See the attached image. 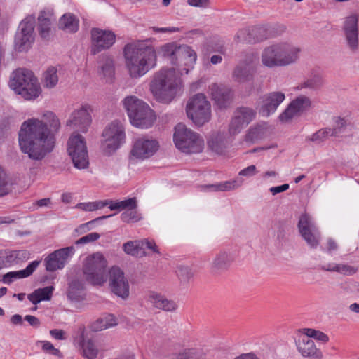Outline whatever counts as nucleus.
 Listing matches in <instances>:
<instances>
[{
    "mask_svg": "<svg viewBox=\"0 0 359 359\" xmlns=\"http://www.w3.org/2000/svg\"><path fill=\"white\" fill-rule=\"evenodd\" d=\"M123 249L126 254L133 256L145 255L144 252H142L140 241H128L123 244Z\"/></svg>",
    "mask_w": 359,
    "mask_h": 359,
    "instance_id": "42",
    "label": "nucleus"
},
{
    "mask_svg": "<svg viewBox=\"0 0 359 359\" xmlns=\"http://www.w3.org/2000/svg\"><path fill=\"white\" fill-rule=\"evenodd\" d=\"M334 126L332 130V131H336V136H338L343 132L346 127V121L344 118L337 116L334 118Z\"/></svg>",
    "mask_w": 359,
    "mask_h": 359,
    "instance_id": "53",
    "label": "nucleus"
},
{
    "mask_svg": "<svg viewBox=\"0 0 359 359\" xmlns=\"http://www.w3.org/2000/svg\"><path fill=\"white\" fill-rule=\"evenodd\" d=\"M54 287L53 286H47L43 288L36 289V291L39 295L41 301H49L53 296Z\"/></svg>",
    "mask_w": 359,
    "mask_h": 359,
    "instance_id": "48",
    "label": "nucleus"
},
{
    "mask_svg": "<svg viewBox=\"0 0 359 359\" xmlns=\"http://www.w3.org/2000/svg\"><path fill=\"white\" fill-rule=\"evenodd\" d=\"M126 66L132 78H140L156 65L157 55L152 46L130 43L123 48Z\"/></svg>",
    "mask_w": 359,
    "mask_h": 359,
    "instance_id": "2",
    "label": "nucleus"
},
{
    "mask_svg": "<svg viewBox=\"0 0 359 359\" xmlns=\"http://www.w3.org/2000/svg\"><path fill=\"white\" fill-rule=\"evenodd\" d=\"M9 86L15 93L22 95L25 100L35 99L41 93L37 78L32 71L26 69L13 72Z\"/></svg>",
    "mask_w": 359,
    "mask_h": 359,
    "instance_id": "6",
    "label": "nucleus"
},
{
    "mask_svg": "<svg viewBox=\"0 0 359 359\" xmlns=\"http://www.w3.org/2000/svg\"><path fill=\"white\" fill-rule=\"evenodd\" d=\"M102 136L106 143V152L108 154L116 151L126 140L125 130L123 125L117 121H112L103 131Z\"/></svg>",
    "mask_w": 359,
    "mask_h": 359,
    "instance_id": "13",
    "label": "nucleus"
},
{
    "mask_svg": "<svg viewBox=\"0 0 359 359\" xmlns=\"http://www.w3.org/2000/svg\"><path fill=\"white\" fill-rule=\"evenodd\" d=\"M257 173V168L254 165H251L250 166H248L247 168L241 170L238 175L241 177H250Z\"/></svg>",
    "mask_w": 359,
    "mask_h": 359,
    "instance_id": "56",
    "label": "nucleus"
},
{
    "mask_svg": "<svg viewBox=\"0 0 359 359\" xmlns=\"http://www.w3.org/2000/svg\"><path fill=\"white\" fill-rule=\"evenodd\" d=\"M300 51L299 48L288 43L273 44L262 51V62L269 68L288 66L298 60Z\"/></svg>",
    "mask_w": 359,
    "mask_h": 359,
    "instance_id": "4",
    "label": "nucleus"
},
{
    "mask_svg": "<svg viewBox=\"0 0 359 359\" xmlns=\"http://www.w3.org/2000/svg\"><path fill=\"white\" fill-rule=\"evenodd\" d=\"M123 102L133 126L149 128L154 124L156 116L147 103L133 95L126 97Z\"/></svg>",
    "mask_w": 359,
    "mask_h": 359,
    "instance_id": "5",
    "label": "nucleus"
},
{
    "mask_svg": "<svg viewBox=\"0 0 359 359\" xmlns=\"http://www.w3.org/2000/svg\"><path fill=\"white\" fill-rule=\"evenodd\" d=\"M290 186L288 184H283L280 186L272 187L269 189V191L272 194V195L275 196L279 193L287 191L289 189Z\"/></svg>",
    "mask_w": 359,
    "mask_h": 359,
    "instance_id": "59",
    "label": "nucleus"
},
{
    "mask_svg": "<svg viewBox=\"0 0 359 359\" xmlns=\"http://www.w3.org/2000/svg\"><path fill=\"white\" fill-rule=\"evenodd\" d=\"M149 301L154 307L165 311H173L177 306L175 302L169 300L163 295L154 292H151Z\"/></svg>",
    "mask_w": 359,
    "mask_h": 359,
    "instance_id": "30",
    "label": "nucleus"
},
{
    "mask_svg": "<svg viewBox=\"0 0 359 359\" xmlns=\"http://www.w3.org/2000/svg\"><path fill=\"white\" fill-rule=\"evenodd\" d=\"M210 103L206 97L202 93H198L189 100L186 110L188 117L195 124L202 126L210 118Z\"/></svg>",
    "mask_w": 359,
    "mask_h": 359,
    "instance_id": "10",
    "label": "nucleus"
},
{
    "mask_svg": "<svg viewBox=\"0 0 359 359\" xmlns=\"http://www.w3.org/2000/svg\"><path fill=\"white\" fill-rule=\"evenodd\" d=\"M116 34L108 29L93 27L90 30V53L95 55L102 50L109 49L116 42Z\"/></svg>",
    "mask_w": 359,
    "mask_h": 359,
    "instance_id": "14",
    "label": "nucleus"
},
{
    "mask_svg": "<svg viewBox=\"0 0 359 359\" xmlns=\"http://www.w3.org/2000/svg\"><path fill=\"white\" fill-rule=\"evenodd\" d=\"M67 152L74 166L79 170L87 168L89 165L86 143L84 137L77 134L71 136L67 142Z\"/></svg>",
    "mask_w": 359,
    "mask_h": 359,
    "instance_id": "12",
    "label": "nucleus"
},
{
    "mask_svg": "<svg viewBox=\"0 0 359 359\" xmlns=\"http://www.w3.org/2000/svg\"><path fill=\"white\" fill-rule=\"evenodd\" d=\"M297 226L303 239L311 248L314 247V234L311 229V219L306 213L302 214L300 216Z\"/></svg>",
    "mask_w": 359,
    "mask_h": 359,
    "instance_id": "28",
    "label": "nucleus"
},
{
    "mask_svg": "<svg viewBox=\"0 0 359 359\" xmlns=\"http://www.w3.org/2000/svg\"><path fill=\"white\" fill-rule=\"evenodd\" d=\"M154 30L156 32H161V33L170 32V33H173V32H179L180 29L178 27H154Z\"/></svg>",
    "mask_w": 359,
    "mask_h": 359,
    "instance_id": "63",
    "label": "nucleus"
},
{
    "mask_svg": "<svg viewBox=\"0 0 359 359\" xmlns=\"http://www.w3.org/2000/svg\"><path fill=\"white\" fill-rule=\"evenodd\" d=\"M90 107L83 106L80 109L74 111L70 118L67 121V126L78 131L85 133L91 123V116L89 113Z\"/></svg>",
    "mask_w": 359,
    "mask_h": 359,
    "instance_id": "22",
    "label": "nucleus"
},
{
    "mask_svg": "<svg viewBox=\"0 0 359 359\" xmlns=\"http://www.w3.org/2000/svg\"><path fill=\"white\" fill-rule=\"evenodd\" d=\"M46 121L36 118L24 121L19 132V145L22 153L34 161H41L52 152L55 145V134L60 127L53 112L44 114Z\"/></svg>",
    "mask_w": 359,
    "mask_h": 359,
    "instance_id": "1",
    "label": "nucleus"
},
{
    "mask_svg": "<svg viewBox=\"0 0 359 359\" xmlns=\"http://www.w3.org/2000/svg\"><path fill=\"white\" fill-rule=\"evenodd\" d=\"M177 275L182 282H187L193 277L194 273L188 266L180 265L177 268Z\"/></svg>",
    "mask_w": 359,
    "mask_h": 359,
    "instance_id": "46",
    "label": "nucleus"
},
{
    "mask_svg": "<svg viewBox=\"0 0 359 359\" xmlns=\"http://www.w3.org/2000/svg\"><path fill=\"white\" fill-rule=\"evenodd\" d=\"M24 319L25 320L27 321L29 324L34 328H38L40 327V320L34 316L26 315Z\"/></svg>",
    "mask_w": 359,
    "mask_h": 359,
    "instance_id": "58",
    "label": "nucleus"
},
{
    "mask_svg": "<svg viewBox=\"0 0 359 359\" xmlns=\"http://www.w3.org/2000/svg\"><path fill=\"white\" fill-rule=\"evenodd\" d=\"M120 210H128L130 208H137V201L136 198H129L121 201H118Z\"/></svg>",
    "mask_w": 359,
    "mask_h": 359,
    "instance_id": "51",
    "label": "nucleus"
},
{
    "mask_svg": "<svg viewBox=\"0 0 359 359\" xmlns=\"http://www.w3.org/2000/svg\"><path fill=\"white\" fill-rule=\"evenodd\" d=\"M27 298L34 305H36L41 302V299L39 298V295L36 292V290L32 293L28 294Z\"/></svg>",
    "mask_w": 359,
    "mask_h": 359,
    "instance_id": "64",
    "label": "nucleus"
},
{
    "mask_svg": "<svg viewBox=\"0 0 359 359\" xmlns=\"http://www.w3.org/2000/svg\"><path fill=\"white\" fill-rule=\"evenodd\" d=\"M107 265V260L100 252L87 257L83 266L86 280L93 285H102L106 281Z\"/></svg>",
    "mask_w": 359,
    "mask_h": 359,
    "instance_id": "9",
    "label": "nucleus"
},
{
    "mask_svg": "<svg viewBox=\"0 0 359 359\" xmlns=\"http://www.w3.org/2000/svg\"><path fill=\"white\" fill-rule=\"evenodd\" d=\"M266 128L264 125L257 124L250 127L245 137V140L248 142H256L265 137Z\"/></svg>",
    "mask_w": 359,
    "mask_h": 359,
    "instance_id": "38",
    "label": "nucleus"
},
{
    "mask_svg": "<svg viewBox=\"0 0 359 359\" xmlns=\"http://www.w3.org/2000/svg\"><path fill=\"white\" fill-rule=\"evenodd\" d=\"M109 273V286L113 293L126 299L129 296V284L123 271L118 266H113Z\"/></svg>",
    "mask_w": 359,
    "mask_h": 359,
    "instance_id": "17",
    "label": "nucleus"
},
{
    "mask_svg": "<svg viewBox=\"0 0 359 359\" xmlns=\"http://www.w3.org/2000/svg\"><path fill=\"white\" fill-rule=\"evenodd\" d=\"M41 343L43 344L42 350L44 352L50 353L53 355L57 356L59 358L62 357V354L60 352V351L59 349L55 348L54 346L50 341H41Z\"/></svg>",
    "mask_w": 359,
    "mask_h": 359,
    "instance_id": "49",
    "label": "nucleus"
},
{
    "mask_svg": "<svg viewBox=\"0 0 359 359\" xmlns=\"http://www.w3.org/2000/svg\"><path fill=\"white\" fill-rule=\"evenodd\" d=\"M111 216H112V215H106V216H101V217H99L95 219H93L91 221H89L85 224H81L79 226V229L82 231H88L91 229V226L97 221H99V220H102V219H107V218H109Z\"/></svg>",
    "mask_w": 359,
    "mask_h": 359,
    "instance_id": "55",
    "label": "nucleus"
},
{
    "mask_svg": "<svg viewBox=\"0 0 359 359\" xmlns=\"http://www.w3.org/2000/svg\"><path fill=\"white\" fill-rule=\"evenodd\" d=\"M100 74L106 79L107 81H111L115 74L114 62L111 56L103 54L100 60Z\"/></svg>",
    "mask_w": 359,
    "mask_h": 359,
    "instance_id": "31",
    "label": "nucleus"
},
{
    "mask_svg": "<svg viewBox=\"0 0 359 359\" xmlns=\"http://www.w3.org/2000/svg\"><path fill=\"white\" fill-rule=\"evenodd\" d=\"M65 334L62 330L53 329L50 330L51 337L57 340H64L65 339Z\"/></svg>",
    "mask_w": 359,
    "mask_h": 359,
    "instance_id": "60",
    "label": "nucleus"
},
{
    "mask_svg": "<svg viewBox=\"0 0 359 359\" xmlns=\"http://www.w3.org/2000/svg\"><path fill=\"white\" fill-rule=\"evenodd\" d=\"M285 98V94L279 91L264 95L261 98V105L259 109V114L265 117L273 114Z\"/></svg>",
    "mask_w": 359,
    "mask_h": 359,
    "instance_id": "19",
    "label": "nucleus"
},
{
    "mask_svg": "<svg viewBox=\"0 0 359 359\" xmlns=\"http://www.w3.org/2000/svg\"><path fill=\"white\" fill-rule=\"evenodd\" d=\"M212 100L220 109L229 108L233 98L231 88L224 84L212 83L209 87Z\"/></svg>",
    "mask_w": 359,
    "mask_h": 359,
    "instance_id": "18",
    "label": "nucleus"
},
{
    "mask_svg": "<svg viewBox=\"0 0 359 359\" xmlns=\"http://www.w3.org/2000/svg\"><path fill=\"white\" fill-rule=\"evenodd\" d=\"M158 148L159 144L156 140L140 137L134 141L130 156L139 160H144L152 156Z\"/></svg>",
    "mask_w": 359,
    "mask_h": 359,
    "instance_id": "15",
    "label": "nucleus"
},
{
    "mask_svg": "<svg viewBox=\"0 0 359 359\" xmlns=\"http://www.w3.org/2000/svg\"><path fill=\"white\" fill-rule=\"evenodd\" d=\"M76 208L81 209L85 211H94V203L88 202V203H80L76 205Z\"/></svg>",
    "mask_w": 359,
    "mask_h": 359,
    "instance_id": "61",
    "label": "nucleus"
},
{
    "mask_svg": "<svg viewBox=\"0 0 359 359\" xmlns=\"http://www.w3.org/2000/svg\"><path fill=\"white\" fill-rule=\"evenodd\" d=\"M9 192V188L5 170L0 167V197L4 196Z\"/></svg>",
    "mask_w": 359,
    "mask_h": 359,
    "instance_id": "47",
    "label": "nucleus"
},
{
    "mask_svg": "<svg viewBox=\"0 0 359 359\" xmlns=\"http://www.w3.org/2000/svg\"><path fill=\"white\" fill-rule=\"evenodd\" d=\"M173 141L179 150L187 154L199 153L204 145L203 140L182 123L175 127Z\"/></svg>",
    "mask_w": 359,
    "mask_h": 359,
    "instance_id": "8",
    "label": "nucleus"
},
{
    "mask_svg": "<svg viewBox=\"0 0 359 359\" xmlns=\"http://www.w3.org/2000/svg\"><path fill=\"white\" fill-rule=\"evenodd\" d=\"M358 21L357 15H351L345 19L343 27L347 44L352 50L358 46Z\"/></svg>",
    "mask_w": 359,
    "mask_h": 359,
    "instance_id": "24",
    "label": "nucleus"
},
{
    "mask_svg": "<svg viewBox=\"0 0 359 359\" xmlns=\"http://www.w3.org/2000/svg\"><path fill=\"white\" fill-rule=\"evenodd\" d=\"M117 325V320L112 314H107L97 318L90 325L91 331L97 332L114 327Z\"/></svg>",
    "mask_w": 359,
    "mask_h": 359,
    "instance_id": "34",
    "label": "nucleus"
},
{
    "mask_svg": "<svg viewBox=\"0 0 359 359\" xmlns=\"http://www.w3.org/2000/svg\"><path fill=\"white\" fill-rule=\"evenodd\" d=\"M243 184V180L241 179H237L230 181H226L223 182H219L217 184H208L205 185V187L208 191H225L231 189H235Z\"/></svg>",
    "mask_w": 359,
    "mask_h": 359,
    "instance_id": "37",
    "label": "nucleus"
},
{
    "mask_svg": "<svg viewBox=\"0 0 359 359\" xmlns=\"http://www.w3.org/2000/svg\"><path fill=\"white\" fill-rule=\"evenodd\" d=\"M55 20L53 15L45 11H41L38 16V32L43 39H48L51 33L53 22Z\"/></svg>",
    "mask_w": 359,
    "mask_h": 359,
    "instance_id": "27",
    "label": "nucleus"
},
{
    "mask_svg": "<svg viewBox=\"0 0 359 359\" xmlns=\"http://www.w3.org/2000/svg\"><path fill=\"white\" fill-rule=\"evenodd\" d=\"M83 355L88 359H94L97 356L98 350L92 339H88L82 344Z\"/></svg>",
    "mask_w": 359,
    "mask_h": 359,
    "instance_id": "43",
    "label": "nucleus"
},
{
    "mask_svg": "<svg viewBox=\"0 0 359 359\" xmlns=\"http://www.w3.org/2000/svg\"><path fill=\"white\" fill-rule=\"evenodd\" d=\"M40 263L41 261L34 260L30 262L25 269L9 271L3 275L1 281L4 284L10 285L17 279L27 278L34 273Z\"/></svg>",
    "mask_w": 359,
    "mask_h": 359,
    "instance_id": "26",
    "label": "nucleus"
},
{
    "mask_svg": "<svg viewBox=\"0 0 359 359\" xmlns=\"http://www.w3.org/2000/svg\"><path fill=\"white\" fill-rule=\"evenodd\" d=\"M84 289L83 281L79 278H74L68 283L67 297L72 302H79L82 299L81 292Z\"/></svg>",
    "mask_w": 359,
    "mask_h": 359,
    "instance_id": "32",
    "label": "nucleus"
},
{
    "mask_svg": "<svg viewBox=\"0 0 359 359\" xmlns=\"http://www.w3.org/2000/svg\"><path fill=\"white\" fill-rule=\"evenodd\" d=\"M161 52L164 57L170 59V63L175 66L184 65L182 70L188 74L190 69L196 60V52L187 45H179L175 43H168L161 47Z\"/></svg>",
    "mask_w": 359,
    "mask_h": 359,
    "instance_id": "7",
    "label": "nucleus"
},
{
    "mask_svg": "<svg viewBox=\"0 0 359 359\" xmlns=\"http://www.w3.org/2000/svg\"><path fill=\"white\" fill-rule=\"evenodd\" d=\"M4 260L7 267L19 265L29 259L30 253L27 250H6Z\"/></svg>",
    "mask_w": 359,
    "mask_h": 359,
    "instance_id": "29",
    "label": "nucleus"
},
{
    "mask_svg": "<svg viewBox=\"0 0 359 359\" xmlns=\"http://www.w3.org/2000/svg\"><path fill=\"white\" fill-rule=\"evenodd\" d=\"M58 27L67 32L75 33L79 29V21L74 14L65 13L59 20Z\"/></svg>",
    "mask_w": 359,
    "mask_h": 359,
    "instance_id": "33",
    "label": "nucleus"
},
{
    "mask_svg": "<svg viewBox=\"0 0 359 359\" xmlns=\"http://www.w3.org/2000/svg\"><path fill=\"white\" fill-rule=\"evenodd\" d=\"M165 359H205V355L200 349L185 348L179 353L170 354Z\"/></svg>",
    "mask_w": 359,
    "mask_h": 359,
    "instance_id": "36",
    "label": "nucleus"
},
{
    "mask_svg": "<svg viewBox=\"0 0 359 359\" xmlns=\"http://www.w3.org/2000/svg\"><path fill=\"white\" fill-rule=\"evenodd\" d=\"M43 86L47 88H53L58 82L57 69L54 67H49L43 74Z\"/></svg>",
    "mask_w": 359,
    "mask_h": 359,
    "instance_id": "40",
    "label": "nucleus"
},
{
    "mask_svg": "<svg viewBox=\"0 0 359 359\" xmlns=\"http://www.w3.org/2000/svg\"><path fill=\"white\" fill-rule=\"evenodd\" d=\"M100 238V235L98 233H96V232L90 233L80 238L79 239H78L75 242V244L76 245L86 244L88 243L95 241L97 239H99Z\"/></svg>",
    "mask_w": 359,
    "mask_h": 359,
    "instance_id": "50",
    "label": "nucleus"
},
{
    "mask_svg": "<svg viewBox=\"0 0 359 359\" xmlns=\"http://www.w3.org/2000/svg\"><path fill=\"white\" fill-rule=\"evenodd\" d=\"M236 250L226 248L215 255L211 263V269L215 273H221L228 270L236 257Z\"/></svg>",
    "mask_w": 359,
    "mask_h": 359,
    "instance_id": "23",
    "label": "nucleus"
},
{
    "mask_svg": "<svg viewBox=\"0 0 359 359\" xmlns=\"http://www.w3.org/2000/svg\"><path fill=\"white\" fill-rule=\"evenodd\" d=\"M137 208H130L125 210L121 215V219L126 223L137 222L142 219L141 214L136 210Z\"/></svg>",
    "mask_w": 359,
    "mask_h": 359,
    "instance_id": "44",
    "label": "nucleus"
},
{
    "mask_svg": "<svg viewBox=\"0 0 359 359\" xmlns=\"http://www.w3.org/2000/svg\"><path fill=\"white\" fill-rule=\"evenodd\" d=\"M209 148L218 154H222L224 152L226 146L224 141L219 137L212 138L208 141Z\"/></svg>",
    "mask_w": 359,
    "mask_h": 359,
    "instance_id": "45",
    "label": "nucleus"
},
{
    "mask_svg": "<svg viewBox=\"0 0 359 359\" xmlns=\"http://www.w3.org/2000/svg\"><path fill=\"white\" fill-rule=\"evenodd\" d=\"M321 269L327 271L337 272L342 275L350 276L356 272V269L348 264L330 263L321 266Z\"/></svg>",
    "mask_w": 359,
    "mask_h": 359,
    "instance_id": "39",
    "label": "nucleus"
},
{
    "mask_svg": "<svg viewBox=\"0 0 359 359\" xmlns=\"http://www.w3.org/2000/svg\"><path fill=\"white\" fill-rule=\"evenodd\" d=\"M336 131H332V128H323L316 133V140H323L329 136H336Z\"/></svg>",
    "mask_w": 359,
    "mask_h": 359,
    "instance_id": "54",
    "label": "nucleus"
},
{
    "mask_svg": "<svg viewBox=\"0 0 359 359\" xmlns=\"http://www.w3.org/2000/svg\"><path fill=\"white\" fill-rule=\"evenodd\" d=\"M314 329L304 328L299 330L296 345L299 352L304 358L314 356Z\"/></svg>",
    "mask_w": 359,
    "mask_h": 359,
    "instance_id": "21",
    "label": "nucleus"
},
{
    "mask_svg": "<svg viewBox=\"0 0 359 359\" xmlns=\"http://www.w3.org/2000/svg\"><path fill=\"white\" fill-rule=\"evenodd\" d=\"M36 20L34 15H29L19 24L15 35L14 46L18 52L27 51L34 41Z\"/></svg>",
    "mask_w": 359,
    "mask_h": 359,
    "instance_id": "11",
    "label": "nucleus"
},
{
    "mask_svg": "<svg viewBox=\"0 0 359 359\" xmlns=\"http://www.w3.org/2000/svg\"><path fill=\"white\" fill-rule=\"evenodd\" d=\"M257 28L252 27L241 29L238 32L237 37L240 41L250 43H256L259 41L255 37Z\"/></svg>",
    "mask_w": 359,
    "mask_h": 359,
    "instance_id": "41",
    "label": "nucleus"
},
{
    "mask_svg": "<svg viewBox=\"0 0 359 359\" xmlns=\"http://www.w3.org/2000/svg\"><path fill=\"white\" fill-rule=\"evenodd\" d=\"M316 341L326 344L329 341V337L323 332L316 330Z\"/></svg>",
    "mask_w": 359,
    "mask_h": 359,
    "instance_id": "62",
    "label": "nucleus"
},
{
    "mask_svg": "<svg viewBox=\"0 0 359 359\" xmlns=\"http://www.w3.org/2000/svg\"><path fill=\"white\" fill-rule=\"evenodd\" d=\"M255 69L253 67L245 65L237 66L233 72V76L237 82L245 83L253 80Z\"/></svg>",
    "mask_w": 359,
    "mask_h": 359,
    "instance_id": "35",
    "label": "nucleus"
},
{
    "mask_svg": "<svg viewBox=\"0 0 359 359\" xmlns=\"http://www.w3.org/2000/svg\"><path fill=\"white\" fill-rule=\"evenodd\" d=\"M311 102L306 96H299L292 100L287 108L280 114L279 120L281 122H288L300 111L309 107Z\"/></svg>",
    "mask_w": 359,
    "mask_h": 359,
    "instance_id": "25",
    "label": "nucleus"
},
{
    "mask_svg": "<svg viewBox=\"0 0 359 359\" xmlns=\"http://www.w3.org/2000/svg\"><path fill=\"white\" fill-rule=\"evenodd\" d=\"M140 246L142 252L144 249L151 250L153 252L160 254L158 248L154 241H149L148 239H144L140 241Z\"/></svg>",
    "mask_w": 359,
    "mask_h": 359,
    "instance_id": "52",
    "label": "nucleus"
},
{
    "mask_svg": "<svg viewBox=\"0 0 359 359\" xmlns=\"http://www.w3.org/2000/svg\"><path fill=\"white\" fill-rule=\"evenodd\" d=\"M180 84L181 79L175 68H163L155 74L151 90L158 102L168 104L176 96Z\"/></svg>",
    "mask_w": 359,
    "mask_h": 359,
    "instance_id": "3",
    "label": "nucleus"
},
{
    "mask_svg": "<svg viewBox=\"0 0 359 359\" xmlns=\"http://www.w3.org/2000/svg\"><path fill=\"white\" fill-rule=\"evenodd\" d=\"M255 111L251 108L247 107L238 108L229 126V134L234 136L240 133L243 128L255 118Z\"/></svg>",
    "mask_w": 359,
    "mask_h": 359,
    "instance_id": "16",
    "label": "nucleus"
},
{
    "mask_svg": "<svg viewBox=\"0 0 359 359\" xmlns=\"http://www.w3.org/2000/svg\"><path fill=\"white\" fill-rule=\"evenodd\" d=\"M187 3L194 7L208 8L210 5V0H188Z\"/></svg>",
    "mask_w": 359,
    "mask_h": 359,
    "instance_id": "57",
    "label": "nucleus"
},
{
    "mask_svg": "<svg viewBox=\"0 0 359 359\" xmlns=\"http://www.w3.org/2000/svg\"><path fill=\"white\" fill-rule=\"evenodd\" d=\"M74 252L72 246L63 248L50 253L45 259L46 269L48 271H55L64 268L69 255Z\"/></svg>",
    "mask_w": 359,
    "mask_h": 359,
    "instance_id": "20",
    "label": "nucleus"
}]
</instances>
